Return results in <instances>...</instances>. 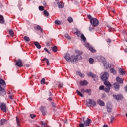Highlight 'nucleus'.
Instances as JSON below:
<instances>
[{"mask_svg": "<svg viewBox=\"0 0 127 127\" xmlns=\"http://www.w3.org/2000/svg\"><path fill=\"white\" fill-rule=\"evenodd\" d=\"M40 111L42 113L43 116H45L47 114V111L46 110V107L45 106H41L40 108Z\"/></svg>", "mask_w": 127, "mask_h": 127, "instance_id": "nucleus-7", "label": "nucleus"}, {"mask_svg": "<svg viewBox=\"0 0 127 127\" xmlns=\"http://www.w3.org/2000/svg\"><path fill=\"white\" fill-rule=\"evenodd\" d=\"M41 84L42 85H44V84H45V78L42 79V80H41Z\"/></svg>", "mask_w": 127, "mask_h": 127, "instance_id": "nucleus-44", "label": "nucleus"}, {"mask_svg": "<svg viewBox=\"0 0 127 127\" xmlns=\"http://www.w3.org/2000/svg\"><path fill=\"white\" fill-rule=\"evenodd\" d=\"M86 105L87 107H91V106L95 107L96 106V101L93 99H88L86 101Z\"/></svg>", "mask_w": 127, "mask_h": 127, "instance_id": "nucleus-2", "label": "nucleus"}, {"mask_svg": "<svg viewBox=\"0 0 127 127\" xmlns=\"http://www.w3.org/2000/svg\"><path fill=\"white\" fill-rule=\"evenodd\" d=\"M87 17L89 19H91L92 18V16L91 15H87Z\"/></svg>", "mask_w": 127, "mask_h": 127, "instance_id": "nucleus-54", "label": "nucleus"}, {"mask_svg": "<svg viewBox=\"0 0 127 127\" xmlns=\"http://www.w3.org/2000/svg\"><path fill=\"white\" fill-rule=\"evenodd\" d=\"M75 33H76V35H77V36H78V37H80V35H81V32H80V31H77L75 32Z\"/></svg>", "mask_w": 127, "mask_h": 127, "instance_id": "nucleus-47", "label": "nucleus"}, {"mask_svg": "<svg viewBox=\"0 0 127 127\" xmlns=\"http://www.w3.org/2000/svg\"><path fill=\"white\" fill-rule=\"evenodd\" d=\"M89 49L93 53H95V52H96V50L94 49V48H93L92 47H89Z\"/></svg>", "mask_w": 127, "mask_h": 127, "instance_id": "nucleus-27", "label": "nucleus"}, {"mask_svg": "<svg viewBox=\"0 0 127 127\" xmlns=\"http://www.w3.org/2000/svg\"><path fill=\"white\" fill-rule=\"evenodd\" d=\"M77 74L80 76V77H81V78H84V77H85V75H84V74H82L80 71L77 72Z\"/></svg>", "mask_w": 127, "mask_h": 127, "instance_id": "nucleus-31", "label": "nucleus"}, {"mask_svg": "<svg viewBox=\"0 0 127 127\" xmlns=\"http://www.w3.org/2000/svg\"><path fill=\"white\" fill-rule=\"evenodd\" d=\"M52 106L54 107V108H55V107H56V104L54 103H52Z\"/></svg>", "mask_w": 127, "mask_h": 127, "instance_id": "nucleus-56", "label": "nucleus"}, {"mask_svg": "<svg viewBox=\"0 0 127 127\" xmlns=\"http://www.w3.org/2000/svg\"><path fill=\"white\" fill-rule=\"evenodd\" d=\"M107 42H109V43H111V42H112V41L111 40V39H108L107 40H106Z\"/></svg>", "mask_w": 127, "mask_h": 127, "instance_id": "nucleus-55", "label": "nucleus"}, {"mask_svg": "<svg viewBox=\"0 0 127 127\" xmlns=\"http://www.w3.org/2000/svg\"><path fill=\"white\" fill-rule=\"evenodd\" d=\"M55 24H57V25H60L61 24V22L59 21V20H56L55 21Z\"/></svg>", "mask_w": 127, "mask_h": 127, "instance_id": "nucleus-35", "label": "nucleus"}, {"mask_svg": "<svg viewBox=\"0 0 127 127\" xmlns=\"http://www.w3.org/2000/svg\"><path fill=\"white\" fill-rule=\"evenodd\" d=\"M85 93H87L89 96H91V89H87Z\"/></svg>", "mask_w": 127, "mask_h": 127, "instance_id": "nucleus-43", "label": "nucleus"}, {"mask_svg": "<svg viewBox=\"0 0 127 127\" xmlns=\"http://www.w3.org/2000/svg\"><path fill=\"white\" fill-rule=\"evenodd\" d=\"M0 85H1L2 86H5L6 85L5 84V81L1 78H0Z\"/></svg>", "mask_w": 127, "mask_h": 127, "instance_id": "nucleus-23", "label": "nucleus"}, {"mask_svg": "<svg viewBox=\"0 0 127 127\" xmlns=\"http://www.w3.org/2000/svg\"><path fill=\"white\" fill-rule=\"evenodd\" d=\"M116 81H117V82H118V83H120V84H123V80H122V79L119 77H117L116 78Z\"/></svg>", "mask_w": 127, "mask_h": 127, "instance_id": "nucleus-24", "label": "nucleus"}, {"mask_svg": "<svg viewBox=\"0 0 127 127\" xmlns=\"http://www.w3.org/2000/svg\"><path fill=\"white\" fill-rule=\"evenodd\" d=\"M44 14L45 16H48V15H49V13L45 10L44 11Z\"/></svg>", "mask_w": 127, "mask_h": 127, "instance_id": "nucleus-42", "label": "nucleus"}, {"mask_svg": "<svg viewBox=\"0 0 127 127\" xmlns=\"http://www.w3.org/2000/svg\"><path fill=\"white\" fill-rule=\"evenodd\" d=\"M113 98H115V99H116V100H117V101H118L119 100H122V99H123V95H122V94H118L117 95L113 94Z\"/></svg>", "mask_w": 127, "mask_h": 127, "instance_id": "nucleus-11", "label": "nucleus"}, {"mask_svg": "<svg viewBox=\"0 0 127 127\" xmlns=\"http://www.w3.org/2000/svg\"><path fill=\"white\" fill-rule=\"evenodd\" d=\"M68 21L69 22V23H72L73 22V18L72 17H70L67 19Z\"/></svg>", "mask_w": 127, "mask_h": 127, "instance_id": "nucleus-41", "label": "nucleus"}, {"mask_svg": "<svg viewBox=\"0 0 127 127\" xmlns=\"http://www.w3.org/2000/svg\"><path fill=\"white\" fill-rule=\"evenodd\" d=\"M44 50H45V51H46V52H47V53H49V54H50L51 53H50V52H49L48 49H47V48H44Z\"/></svg>", "mask_w": 127, "mask_h": 127, "instance_id": "nucleus-50", "label": "nucleus"}, {"mask_svg": "<svg viewBox=\"0 0 127 127\" xmlns=\"http://www.w3.org/2000/svg\"><path fill=\"white\" fill-rule=\"evenodd\" d=\"M9 98L11 100H12V96L10 95V96H9Z\"/></svg>", "mask_w": 127, "mask_h": 127, "instance_id": "nucleus-61", "label": "nucleus"}, {"mask_svg": "<svg viewBox=\"0 0 127 127\" xmlns=\"http://www.w3.org/2000/svg\"><path fill=\"white\" fill-rule=\"evenodd\" d=\"M79 127H85V124L83 123H80L79 125Z\"/></svg>", "mask_w": 127, "mask_h": 127, "instance_id": "nucleus-51", "label": "nucleus"}, {"mask_svg": "<svg viewBox=\"0 0 127 127\" xmlns=\"http://www.w3.org/2000/svg\"><path fill=\"white\" fill-rule=\"evenodd\" d=\"M125 92H127V85L125 87Z\"/></svg>", "mask_w": 127, "mask_h": 127, "instance_id": "nucleus-58", "label": "nucleus"}, {"mask_svg": "<svg viewBox=\"0 0 127 127\" xmlns=\"http://www.w3.org/2000/svg\"><path fill=\"white\" fill-rule=\"evenodd\" d=\"M75 53L77 54L75 57L74 56H72V58H73V63H76L78 62V60L82 59V56H81V55L83 54V52L76 50Z\"/></svg>", "mask_w": 127, "mask_h": 127, "instance_id": "nucleus-1", "label": "nucleus"}, {"mask_svg": "<svg viewBox=\"0 0 127 127\" xmlns=\"http://www.w3.org/2000/svg\"><path fill=\"white\" fill-rule=\"evenodd\" d=\"M81 92L82 93H85V92H86V91H85V89H82L81 90Z\"/></svg>", "mask_w": 127, "mask_h": 127, "instance_id": "nucleus-57", "label": "nucleus"}, {"mask_svg": "<svg viewBox=\"0 0 127 127\" xmlns=\"http://www.w3.org/2000/svg\"><path fill=\"white\" fill-rule=\"evenodd\" d=\"M111 89V87H107V88H104V91L106 93H109L110 92V90Z\"/></svg>", "mask_w": 127, "mask_h": 127, "instance_id": "nucleus-37", "label": "nucleus"}, {"mask_svg": "<svg viewBox=\"0 0 127 127\" xmlns=\"http://www.w3.org/2000/svg\"><path fill=\"white\" fill-rule=\"evenodd\" d=\"M104 87L103 85H101L99 87V90H104Z\"/></svg>", "mask_w": 127, "mask_h": 127, "instance_id": "nucleus-53", "label": "nucleus"}, {"mask_svg": "<svg viewBox=\"0 0 127 127\" xmlns=\"http://www.w3.org/2000/svg\"><path fill=\"white\" fill-rule=\"evenodd\" d=\"M103 82H104V84L105 85V86H106V87H110V88L112 87V84H111V83H110V82L107 81V80H105Z\"/></svg>", "mask_w": 127, "mask_h": 127, "instance_id": "nucleus-16", "label": "nucleus"}, {"mask_svg": "<svg viewBox=\"0 0 127 127\" xmlns=\"http://www.w3.org/2000/svg\"><path fill=\"white\" fill-rule=\"evenodd\" d=\"M76 93L78 94V95H79V96H80L82 98L84 97V95H83L82 92H80L79 90H76Z\"/></svg>", "mask_w": 127, "mask_h": 127, "instance_id": "nucleus-30", "label": "nucleus"}, {"mask_svg": "<svg viewBox=\"0 0 127 127\" xmlns=\"http://www.w3.org/2000/svg\"><path fill=\"white\" fill-rule=\"evenodd\" d=\"M66 38H67V39H71V37H70V36H69L68 34H66L65 35Z\"/></svg>", "mask_w": 127, "mask_h": 127, "instance_id": "nucleus-49", "label": "nucleus"}, {"mask_svg": "<svg viewBox=\"0 0 127 127\" xmlns=\"http://www.w3.org/2000/svg\"><path fill=\"white\" fill-rule=\"evenodd\" d=\"M114 121H115V117L114 116H111L110 118V123H113Z\"/></svg>", "mask_w": 127, "mask_h": 127, "instance_id": "nucleus-45", "label": "nucleus"}, {"mask_svg": "<svg viewBox=\"0 0 127 127\" xmlns=\"http://www.w3.org/2000/svg\"><path fill=\"white\" fill-rule=\"evenodd\" d=\"M107 112L111 113L112 111V105L110 103H108L106 105Z\"/></svg>", "mask_w": 127, "mask_h": 127, "instance_id": "nucleus-14", "label": "nucleus"}, {"mask_svg": "<svg viewBox=\"0 0 127 127\" xmlns=\"http://www.w3.org/2000/svg\"><path fill=\"white\" fill-rule=\"evenodd\" d=\"M94 27H95V26H93V25H92L91 24V25L89 27V31H91V32L94 31Z\"/></svg>", "mask_w": 127, "mask_h": 127, "instance_id": "nucleus-29", "label": "nucleus"}, {"mask_svg": "<svg viewBox=\"0 0 127 127\" xmlns=\"http://www.w3.org/2000/svg\"><path fill=\"white\" fill-rule=\"evenodd\" d=\"M39 10L43 11V10H44V7H43L42 6H39Z\"/></svg>", "mask_w": 127, "mask_h": 127, "instance_id": "nucleus-46", "label": "nucleus"}, {"mask_svg": "<svg viewBox=\"0 0 127 127\" xmlns=\"http://www.w3.org/2000/svg\"><path fill=\"white\" fill-rule=\"evenodd\" d=\"M119 73H121V75H126V71H124V69H119Z\"/></svg>", "mask_w": 127, "mask_h": 127, "instance_id": "nucleus-28", "label": "nucleus"}, {"mask_svg": "<svg viewBox=\"0 0 127 127\" xmlns=\"http://www.w3.org/2000/svg\"><path fill=\"white\" fill-rule=\"evenodd\" d=\"M37 29H38V30H40V31H41V32H42V31H43V30L42 29V28H41V27H40V26H37L36 27Z\"/></svg>", "mask_w": 127, "mask_h": 127, "instance_id": "nucleus-38", "label": "nucleus"}, {"mask_svg": "<svg viewBox=\"0 0 127 127\" xmlns=\"http://www.w3.org/2000/svg\"><path fill=\"white\" fill-rule=\"evenodd\" d=\"M79 84L80 86H87L88 85V81L87 80L80 81Z\"/></svg>", "mask_w": 127, "mask_h": 127, "instance_id": "nucleus-15", "label": "nucleus"}, {"mask_svg": "<svg viewBox=\"0 0 127 127\" xmlns=\"http://www.w3.org/2000/svg\"><path fill=\"white\" fill-rule=\"evenodd\" d=\"M103 66L105 69H108L110 67V64L107 62H103Z\"/></svg>", "mask_w": 127, "mask_h": 127, "instance_id": "nucleus-17", "label": "nucleus"}, {"mask_svg": "<svg viewBox=\"0 0 127 127\" xmlns=\"http://www.w3.org/2000/svg\"><path fill=\"white\" fill-rule=\"evenodd\" d=\"M90 22L93 26L95 27L99 25V21L96 18H91Z\"/></svg>", "mask_w": 127, "mask_h": 127, "instance_id": "nucleus-3", "label": "nucleus"}, {"mask_svg": "<svg viewBox=\"0 0 127 127\" xmlns=\"http://www.w3.org/2000/svg\"><path fill=\"white\" fill-rule=\"evenodd\" d=\"M110 70L111 73L113 74V75H116L117 74V71H116V70H115V69L110 68Z\"/></svg>", "mask_w": 127, "mask_h": 127, "instance_id": "nucleus-25", "label": "nucleus"}, {"mask_svg": "<svg viewBox=\"0 0 127 127\" xmlns=\"http://www.w3.org/2000/svg\"><path fill=\"white\" fill-rule=\"evenodd\" d=\"M80 37L83 41H86V37H85L84 34H82Z\"/></svg>", "mask_w": 127, "mask_h": 127, "instance_id": "nucleus-39", "label": "nucleus"}, {"mask_svg": "<svg viewBox=\"0 0 127 127\" xmlns=\"http://www.w3.org/2000/svg\"><path fill=\"white\" fill-rule=\"evenodd\" d=\"M113 87L115 88V91H119V90H120V84L118 83H114Z\"/></svg>", "mask_w": 127, "mask_h": 127, "instance_id": "nucleus-13", "label": "nucleus"}, {"mask_svg": "<svg viewBox=\"0 0 127 127\" xmlns=\"http://www.w3.org/2000/svg\"><path fill=\"white\" fill-rule=\"evenodd\" d=\"M52 51L53 52H57V46H54L52 48Z\"/></svg>", "mask_w": 127, "mask_h": 127, "instance_id": "nucleus-40", "label": "nucleus"}, {"mask_svg": "<svg viewBox=\"0 0 127 127\" xmlns=\"http://www.w3.org/2000/svg\"><path fill=\"white\" fill-rule=\"evenodd\" d=\"M30 83L31 86H32L33 85V82L32 81H30Z\"/></svg>", "mask_w": 127, "mask_h": 127, "instance_id": "nucleus-59", "label": "nucleus"}, {"mask_svg": "<svg viewBox=\"0 0 127 127\" xmlns=\"http://www.w3.org/2000/svg\"><path fill=\"white\" fill-rule=\"evenodd\" d=\"M25 66L26 67H29V64H26L25 65Z\"/></svg>", "mask_w": 127, "mask_h": 127, "instance_id": "nucleus-60", "label": "nucleus"}, {"mask_svg": "<svg viewBox=\"0 0 127 127\" xmlns=\"http://www.w3.org/2000/svg\"><path fill=\"white\" fill-rule=\"evenodd\" d=\"M58 7L59 8H63V7H64V4L62 3H59L58 4Z\"/></svg>", "mask_w": 127, "mask_h": 127, "instance_id": "nucleus-32", "label": "nucleus"}, {"mask_svg": "<svg viewBox=\"0 0 127 127\" xmlns=\"http://www.w3.org/2000/svg\"><path fill=\"white\" fill-rule=\"evenodd\" d=\"M48 100H49V101H52V99H51V97H49Z\"/></svg>", "mask_w": 127, "mask_h": 127, "instance_id": "nucleus-62", "label": "nucleus"}, {"mask_svg": "<svg viewBox=\"0 0 127 127\" xmlns=\"http://www.w3.org/2000/svg\"><path fill=\"white\" fill-rule=\"evenodd\" d=\"M124 51H125V52H127V49H125L124 50Z\"/></svg>", "mask_w": 127, "mask_h": 127, "instance_id": "nucleus-64", "label": "nucleus"}, {"mask_svg": "<svg viewBox=\"0 0 127 127\" xmlns=\"http://www.w3.org/2000/svg\"><path fill=\"white\" fill-rule=\"evenodd\" d=\"M59 88H63V84L60 83H59Z\"/></svg>", "mask_w": 127, "mask_h": 127, "instance_id": "nucleus-52", "label": "nucleus"}, {"mask_svg": "<svg viewBox=\"0 0 127 127\" xmlns=\"http://www.w3.org/2000/svg\"><path fill=\"white\" fill-rule=\"evenodd\" d=\"M87 75L90 77H92L94 81H98V80H99V77L97 75L94 74L92 72H88Z\"/></svg>", "mask_w": 127, "mask_h": 127, "instance_id": "nucleus-5", "label": "nucleus"}, {"mask_svg": "<svg viewBox=\"0 0 127 127\" xmlns=\"http://www.w3.org/2000/svg\"><path fill=\"white\" fill-rule=\"evenodd\" d=\"M30 116L31 118V119H34V118L36 117V115H35V114H31L30 115Z\"/></svg>", "mask_w": 127, "mask_h": 127, "instance_id": "nucleus-48", "label": "nucleus"}, {"mask_svg": "<svg viewBox=\"0 0 127 127\" xmlns=\"http://www.w3.org/2000/svg\"><path fill=\"white\" fill-rule=\"evenodd\" d=\"M103 127H108V125H104Z\"/></svg>", "mask_w": 127, "mask_h": 127, "instance_id": "nucleus-63", "label": "nucleus"}, {"mask_svg": "<svg viewBox=\"0 0 127 127\" xmlns=\"http://www.w3.org/2000/svg\"><path fill=\"white\" fill-rule=\"evenodd\" d=\"M88 61L90 64H93V63H94V59L92 58H90L88 60Z\"/></svg>", "mask_w": 127, "mask_h": 127, "instance_id": "nucleus-33", "label": "nucleus"}, {"mask_svg": "<svg viewBox=\"0 0 127 127\" xmlns=\"http://www.w3.org/2000/svg\"><path fill=\"white\" fill-rule=\"evenodd\" d=\"M46 61V63L47 64V66H49L50 63H49V60H48L46 58H44L43 60L42 61Z\"/></svg>", "mask_w": 127, "mask_h": 127, "instance_id": "nucleus-26", "label": "nucleus"}, {"mask_svg": "<svg viewBox=\"0 0 127 127\" xmlns=\"http://www.w3.org/2000/svg\"><path fill=\"white\" fill-rule=\"evenodd\" d=\"M16 66H17V67H19V68L22 67L23 66V64H22V61L21 60H17L15 63Z\"/></svg>", "mask_w": 127, "mask_h": 127, "instance_id": "nucleus-10", "label": "nucleus"}, {"mask_svg": "<svg viewBox=\"0 0 127 127\" xmlns=\"http://www.w3.org/2000/svg\"><path fill=\"white\" fill-rule=\"evenodd\" d=\"M16 122L17 126L20 127V119L17 116L16 117Z\"/></svg>", "mask_w": 127, "mask_h": 127, "instance_id": "nucleus-20", "label": "nucleus"}, {"mask_svg": "<svg viewBox=\"0 0 127 127\" xmlns=\"http://www.w3.org/2000/svg\"><path fill=\"white\" fill-rule=\"evenodd\" d=\"M5 94H6L5 92V90L0 85V95L1 96H4V95H5Z\"/></svg>", "mask_w": 127, "mask_h": 127, "instance_id": "nucleus-12", "label": "nucleus"}, {"mask_svg": "<svg viewBox=\"0 0 127 127\" xmlns=\"http://www.w3.org/2000/svg\"><path fill=\"white\" fill-rule=\"evenodd\" d=\"M9 34H10V35H11V36H13L14 32L12 30H9Z\"/></svg>", "mask_w": 127, "mask_h": 127, "instance_id": "nucleus-34", "label": "nucleus"}, {"mask_svg": "<svg viewBox=\"0 0 127 127\" xmlns=\"http://www.w3.org/2000/svg\"><path fill=\"white\" fill-rule=\"evenodd\" d=\"M101 78L103 81L108 80V79H109V73L107 72H104Z\"/></svg>", "mask_w": 127, "mask_h": 127, "instance_id": "nucleus-4", "label": "nucleus"}, {"mask_svg": "<svg viewBox=\"0 0 127 127\" xmlns=\"http://www.w3.org/2000/svg\"><path fill=\"white\" fill-rule=\"evenodd\" d=\"M24 40H25V41H27V42H29L30 41V39H29V37L25 36L24 37Z\"/></svg>", "mask_w": 127, "mask_h": 127, "instance_id": "nucleus-36", "label": "nucleus"}, {"mask_svg": "<svg viewBox=\"0 0 127 127\" xmlns=\"http://www.w3.org/2000/svg\"><path fill=\"white\" fill-rule=\"evenodd\" d=\"M34 45L38 49H40V48H41V46L40 45L39 43H38V42H35Z\"/></svg>", "mask_w": 127, "mask_h": 127, "instance_id": "nucleus-22", "label": "nucleus"}, {"mask_svg": "<svg viewBox=\"0 0 127 127\" xmlns=\"http://www.w3.org/2000/svg\"><path fill=\"white\" fill-rule=\"evenodd\" d=\"M0 109L4 113H6V105L4 103H1L0 104Z\"/></svg>", "mask_w": 127, "mask_h": 127, "instance_id": "nucleus-9", "label": "nucleus"}, {"mask_svg": "<svg viewBox=\"0 0 127 127\" xmlns=\"http://www.w3.org/2000/svg\"><path fill=\"white\" fill-rule=\"evenodd\" d=\"M65 59L68 61V62H73V58H72V56H70V54L69 53H67L65 56Z\"/></svg>", "mask_w": 127, "mask_h": 127, "instance_id": "nucleus-8", "label": "nucleus"}, {"mask_svg": "<svg viewBox=\"0 0 127 127\" xmlns=\"http://www.w3.org/2000/svg\"><path fill=\"white\" fill-rule=\"evenodd\" d=\"M6 123V120L5 119H2L0 120V127H1L2 125H4Z\"/></svg>", "mask_w": 127, "mask_h": 127, "instance_id": "nucleus-19", "label": "nucleus"}, {"mask_svg": "<svg viewBox=\"0 0 127 127\" xmlns=\"http://www.w3.org/2000/svg\"><path fill=\"white\" fill-rule=\"evenodd\" d=\"M97 102L99 105H100L102 107H104L105 106V102H104V101H103L102 100H101V99L98 100Z\"/></svg>", "mask_w": 127, "mask_h": 127, "instance_id": "nucleus-21", "label": "nucleus"}, {"mask_svg": "<svg viewBox=\"0 0 127 127\" xmlns=\"http://www.w3.org/2000/svg\"><path fill=\"white\" fill-rule=\"evenodd\" d=\"M83 123L84 124V126H85V127H88V126H89L90 124H91V120L89 118H87L86 120H85V117H83Z\"/></svg>", "mask_w": 127, "mask_h": 127, "instance_id": "nucleus-6", "label": "nucleus"}, {"mask_svg": "<svg viewBox=\"0 0 127 127\" xmlns=\"http://www.w3.org/2000/svg\"><path fill=\"white\" fill-rule=\"evenodd\" d=\"M4 22H5V21H4L3 16L0 15V23H1V24H3Z\"/></svg>", "mask_w": 127, "mask_h": 127, "instance_id": "nucleus-18", "label": "nucleus"}]
</instances>
